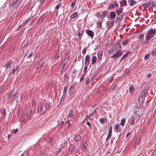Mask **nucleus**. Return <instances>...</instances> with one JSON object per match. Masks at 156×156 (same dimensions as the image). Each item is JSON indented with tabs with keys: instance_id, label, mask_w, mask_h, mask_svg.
Instances as JSON below:
<instances>
[{
	"instance_id": "obj_2",
	"label": "nucleus",
	"mask_w": 156,
	"mask_h": 156,
	"mask_svg": "<svg viewBox=\"0 0 156 156\" xmlns=\"http://www.w3.org/2000/svg\"><path fill=\"white\" fill-rule=\"evenodd\" d=\"M134 112L136 115L140 117L144 113V108L142 107L138 108L137 106L134 107Z\"/></svg>"
},
{
	"instance_id": "obj_15",
	"label": "nucleus",
	"mask_w": 156,
	"mask_h": 156,
	"mask_svg": "<svg viewBox=\"0 0 156 156\" xmlns=\"http://www.w3.org/2000/svg\"><path fill=\"white\" fill-rule=\"evenodd\" d=\"M135 91V88L133 85H131L129 87V91L130 93L132 94Z\"/></svg>"
},
{
	"instance_id": "obj_17",
	"label": "nucleus",
	"mask_w": 156,
	"mask_h": 156,
	"mask_svg": "<svg viewBox=\"0 0 156 156\" xmlns=\"http://www.w3.org/2000/svg\"><path fill=\"white\" fill-rule=\"evenodd\" d=\"M11 61L10 60L8 61L6 63L5 67L7 69L9 68L11 65Z\"/></svg>"
},
{
	"instance_id": "obj_46",
	"label": "nucleus",
	"mask_w": 156,
	"mask_h": 156,
	"mask_svg": "<svg viewBox=\"0 0 156 156\" xmlns=\"http://www.w3.org/2000/svg\"><path fill=\"white\" fill-rule=\"evenodd\" d=\"M90 112V111H89V115H90V116H91L93 115V114L94 113V110H93V111H91V112Z\"/></svg>"
},
{
	"instance_id": "obj_60",
	"label": "nucleus",
	"mask_w": 156,
	"mask_h": 156,
	"mask_svg": "<svg viewBox=\"0 0 156 156\" xmlns=\"http://www.w3.org/2000/svg\"><path fill=\"white\" fill-rule=\"evenodd\" d=\"M117 87H116V85H115V86H113L112 87H111V88L112 90H114Z\"/></svg>"
},
{
	"instance_id": "obj_13",
	"label": "nucleus",
	"mask_w": 156,
	"mask_h": 156,
	"mask_svg": "<svg viewBox=\"0 0 156 156\" xmlns=\"http://www.w3.org/2000/svg\"><path fill=\"white\" fill-rule=\"evenodd\" d=\"M89 59H90V56L89 55H87L85 61H84V63L85 65L86 66H87L89 65Z\"/></svg>"
},
{
	"instance_id": "obj_5",
	"label": "nucleus",
	"mask_w": 156,
	"mask_h": 156,
	"mask_svg": "<svg viewBox=\"0 0 156 156\" xmlns=\"http://www.w3.org/2000/svg\"><path fill=\"white\" fill-rule=\"evenodd\" d=\"M18 92H16L15 94L9 93L8 96V99L11 101H13L15 99L18 97Z\"/></svg>"
},
{
	"instance_id": "obj_7",
	"label": "nucleus",
	"mask_w": 156,
	"mask_h": 156,
	"mask_svg": "<svg viewBox=\"0 0 156 156\" xmlns=\"http://www.w3.org/2000/svg\"><path fill=\"white\" fill-rule=\"evenodd\" d=\"M130 120L131 121V123L130 124L132 125H134L135 122H136L138 121L139 120V118H137V117H136L135 116L133 115L130 117Z\"/></svg>"
},
{
	"instance_id": "obj_6",
	"label": "nucleus",
	"mask_w": 156,
	"mask_h": 156,
	"mask_svg": "<svg viewBox=\"0 0 156 156\" xmlns=\"http://www.w3.org/2000/svg\"><path fill=\"white\" fill-rule=\"evenodd\" d=\"M22 0H16V1L12 0L10 4V6L16 7H18L21 3Z\"/></svg>"
},
{
	"instance_id": "obj_19",
	"label": "nucleus",
	"mask_w": 156,
	"mask_h": 156,
	"mask_svg": "<svg viewBox=\"0 0 156 156\" xmlns=\"http://www.w3.org/2000/svg\"><path fill=\"white\" fill-rule=\"evenodd\" d=\"M82 149L83 151H86L87 149V143L85 141L82 142Z\"/></svg>"
},
{
	"instance_id": "obj_18",
	"label": "nucleus",
	"mask_w": 156,
	"mask_h": 156,
	"mask_svg": "<svg viewBox=\"0 0 156 156\" xmlns=\"http://www.w3.org/2000/svg\"><path fill=\"white\" fill-rule=\"evenodd\" d=\"M123 8L122 7L119 8V9H116L115 12L117 13L118 16H119L120 14L123 11Z\"/></svg>"
},
{
	"instance_id": "obj_21",
	"label": "nucleus",
	"mask_w": 156,
	"mask_h": 156,
	"mask_svg": "<svg viewBox=\"0 0 156 156\" xmlns=\"http://www.w3.org/2000/svg\"><path fill=\"white\" fill-rule=\"evenodd\" d=\"M128 2L129 3V5L133 6L136 4V2L133 0H128Z\"/></svg>"
},
{
	"instance_id": "obj_54",
	"label": "nucleus",
	"mask_w": 156,
	"mask_h": 156,
	"mask_svg": "<svg viewBox=\"0 0 156 156\" xmlns=\"http://www.w3.org/2000/svg\"><path fill=\"white\" fill-rule=\"evenodd\" d=\"M143 37H144V35L143 34H142L139 36L138 38H139V39H141L143 38Z\"/></svg>"
},
{
	"instance_id": "obj_10",
	"label": "nucleus",
	"mask_w": 156,
	"mask_h": 156,
	"mask_svg": "<svg viewBox=\"0 0 156 156\" xmlns=\"http://www.w3.org/2000/svg\"><path fill=\"white\" fill-rule=\"evenodd\" d=\"M120 125L119 124H117L114 126V130L116 132H120L121 129L119 128Z\"/></svg>"
},
{
	"instance_id": "obj_64",
	"label": "nucleus",
	"mask_w": 156,
	"mask_h": 156,
	"mask_svg": "<svg viewBox=\"0 0 156 156\" xmlns=\"http://www.w3.org/2000/svg\"><path fill=\"white\" fill-rule=\"evenodd\" d=\"M15 71V69H13V71H12V73H11L10 74V75H11V74H12V73H14V72Z\"/></svg>"
},
{
	"instance_id": "obj_4",
	"label": "nucleus",
	"mask_w": 156,
	"mask_h": 156,
	"mask_svg": "<svg viewBox=\"0 0 156 156\" xmlns=\"http://www.w3.org/2000/svg\"><path fill=\"white\" fill-rule=\"evenodd\" d=\"M33 7H31L27 12V15L30 16V19H31L34 16L37 14V12L36 9H33Z\"/></svg>"
},
{
	"instance_id": "obj_36",
	"label": "nucleus",
	"mask_w": 156,
	"mask_h": 156,
	"mask_svg": "<svg viewBox=\"0 0 156 156\" xmlns=\"http://www.w3.org/2000/svg\"><path fill=\"white\" fill-rule=\"evenodd\" d=\"M67 90V87H65L64 88V91L63 92V95L62 98H63L64 96V95H66V94Z\"/></svg>"
},
{
	"instance_id": "obj_43",
	"label": "nucleus",
	"mask_w": 156,
	"mask_h": 156,
	"mask_svg": "<svg viewBox=\"0 0 156 156\" xmlns=\"http://www.w3.org/2000/svg\"><path fill=\"white\" fill-rule=\"evenodd\" d=\"M74 87L73 86H72L70 88L68 93L69 94H70L73 90V89H74Z\"/></svg>"
},
{
	"instance_id": "obj_11",
	"label": "nucleus",
	"mask_w": 156,
	"mask_h": 156,
	"mask_svg": "<svg viewBox=\"0 0 156 156\" xmlns=\"http://www.w3.org/2000/svg\"><path fill=\"white\" fill-rule=\"evenodd\" d=\"M86 33L92 38L94 37V34L92 30H86Z\"/></svg>"
},
{
	"instance_id": "obj_34",
	"label": "nucleus",
	"mask_w": 156,
	"mask_h": 156,
	"mask_svg": "<svg viewBox=\"0 0 156 156\" xmlns=\"http://www.w3.org/2000/svg\"><path fill=\"white\" fill-rule=\"evenodd\" d=\"M31 19H30V18L29 17V19H28L27 20H26L24 21L23 23V25H24V26H25V25H26L27 24V23H28L29 21Z\"/></svg>"
},
{
	"instance_id": "obj_8",
	"label": "nucleus",
	"mask_w": 156,
	"mask_h": 156,
	"mask_svg": "<svg viewBox=\"0 0 156 156\" xmlns=\"http://www.w3.org/2000/svg\"><path fill=\"white\" fill-rule=\"evenodd\" d=\"M122 51H117L111 56L112 58H117L122 55Z\"/></svg>"
},
{
	"instance_id": "obj_61",
	"label": "nucleus",
	"mask_w": 156,
	"mask_h": 156,
	"mask_svg": "<svg viewBox=\"0 0 156 156\" xmlns=\"http://www.w3.org/2000/svg\"><path fill=\"white\" fill-rule=\"evenodd\" d=\"M66 123L67 124H68V126H69L70 125V122L69 121H66Z\"/></svg>"
},
{
	"instance_id": "obj_35",
	"label": "nucleus",
	"mask_w": 156,
	"mask_h": 156,
	"mask_svg": "<svg viewBox=\"0 0 156 156\" xmlns=\"http://www.w3.org/2000/svg\"><path fill=\"white\" fill-rule=\"evenodd\" d=\"M126 121V119H122L121 121V122H120V124L122 126H123L125 123Z\"/></svg>"
},
{
	"instance_id": "obj_40",
	"label": "nucleus",
	"mask_w": 156,
	"mask_h": 156,
	"mask_svg": "<svg viewBox=\"0 0 156 156\" xmlns=\"http://www.w3.org/2000/svg\"><path fill=\"white\" fill-rule=\"evenodd\" d=\"M61 3H58L55 7V10H57L59 7L61 6Z\"/></svg>"
},
{
	"instance_id": "obj_24",
	"label": "nucleus",
	"mask_w": 156,
	"mask_h": 156,
	"mask_svg": "<svg viewBox=\"0 0 156 156\" xmlns=\"http://www.w3.org/2000/svg\"><path fill=\"white\" fill-rule=\"evenodd\" d=\"M151 5L150 2H147L142 4V6L145 8L148 7V6Z\"/></svg>"
},
{
	"instance_id": "obj_22",
	"label": "nucleus",
	"mask_w": 156,
	"mask_h": 156,
	"mask_svg": "<svg viewBox=\"0 0 156 156\" xmlns=\"http://www.w3.org/2000/svg\"><path fill=\"white\" fill-rule=\"evenodd\" d=\"M102 52L101 51H100L98 53V61H100L101 60V58L102 55Z\"/></svg>"
},
{
	"instance_id": "obj_56",
	"label": "nucleus",
	"mask_w": 156,
	"mask_h": 156,
	"mask_svg": "<svg viewBox=\"0 0 156 156\" xmlns=\"http://www.w3.org/2000/svg\"><path fill=\"white\" fill-rule=\"evenodd\" d=\"M33 52H32L28 56L27 58H30L31 56H32V55H33Z\"/></svg>"
},
{
	"instance_id": "obj_48",
	"label": "nucleus",
	"mask_w": 156,
	"mask_h": 156,
	"mask_svg": "<svg viewBox=\"0 0 156 156\" xmlns=\"http://www.w3.org/2000/svg\"><path fill=\"white\" fill-rule=\"evenodd\" d=\"M89 81H90V79H87L86 80V81L85 82V84L86 85H87L88 84V83H89Z\"/></svg>"
},
{
	"instance_id": "obj_14",
	"label": "nucleus",
	"mask_w": 156,
	"mask_h": 156,
	"mask_svg": "<svg viewBox=\"0 0 156 156\" xmlns=\"http://www.w3.org/2000/svg\"><path fill=\"white\" fill-rule=\"evenodd\" d=\"M124 13H123L122 14L119 16V17H117L115 20L116 22H118L121 20L124 17Z\"/></svg>"
},
{
	"instance_id": "obj_39",
	"label": "nucleus",
	"mask_w": 156,
	"mask_h": 156,
	"mask_svg": "<svg viewBox=\"0 0 156 156\" xmlns=\"http://www.w3.org/2000/svg\"><path fill=\"white\" fill-rule=\"evenodd\" d=\"M77 15V13L76 12L71 16V19H73L75 18Z\"/></svg>"
},
{
	"instance_id": "obj_38",
	"label": "nucleus",
	"mask_w": 156,
	"mask_h": 156,
	"mask_svg": "<svg viewBox=\"0 0 156 156\" xmlns=\"http://www.w3.org/2000/svg\"><path fill=\"white\" fill-rule=\"evenodd\" d=\"M106 120V119L105 118H101L100 119V122L101 123L103 124L105 123V121Z\"/></svg>"
},
{
	"instance_id": "obj_49",
	"label": "nucleus",
	"mask_w": 156,
	"mask_h": 156,
	"mask_svg": "<svg viewBox=\"0 0 156 156\" xmlns=\"http://www.w3.org/2000/svg\"><path fill=\"white\" fill-rule=\"evenodd\" d=\"M85 74L84 73H83V75H82V76L80 78V81H82V80H83L84 78V76H85Z\"/></svg>"
},
{
	"instance_id": "obj_52",
	"label": "nucleus",
	"mask_w": 156,
	"mask_h": 156,
	"mask_svg": "<svg viewBox=\"0 0 156 156\" xmlns=\"http://www.w3.org/2000/svg\"><path fill=\"white\" fill-rule=\"evenodd\" d=\"M112 127L111 126L110 127L109 130L108 131V133H112Z\"/></svg>"
},
{
	"instance_id": "obj_62",
	"label": "nucleus",
	"mask_w": 156,
	"mask_h": 156,
	"mask_svg": "<svg viewBox=\"0 0 156 156\" xmlns=\"http://www.w3.org/2000/svg\"><path fill=\"white\" fill-rule=\"evenodd\" d=\"M152 54H153V55H156V51H152Z\"/></svg>"
},
{
	"instance_id": "obj_1",
	"label": "nucleus",
	"mask_w": 156,
	"mask_h": 156,
	"mask_svg": "<svg viewBox=\"0 0 156 156\" xmlns=\"http://www.w3.org/2000/svg\"><path fill=\"white\" fill-rule=\"evenodd\" d=\"M156 32V29L152 28L150 29L148 31L147 34L146 36V41H144V44H147L148 43V40L152 38Z\"/></svg>"
},
{
	"instance_id": "obj_28",
	"label": "nucleus",
	"mask_w": 156,
	"mask_h": 156,
	"mask_svg": "<svg viewBox=\"0 0 156 156\" xmlns=\"http://www.w3.org/2000/svg\"><path fill=\"white\" fill-rule=\"evenodd\" d=\"M127 3L126 0H122V3L121 4V6H125L127 5Z\"/></svg>"
},
{
	"instance_id": "obj_29",
	"label": "nucleus",
	"mask_w": 156,
	"mask_h": 156,
	"mask_svg": "<svg viewBox=\"0 0 156 156\" xmlns=\"http://www.w3.org/2000/svg\"><path fill=\"white\" fill-rule=\"evenodd\" d=\"M102 22V20H99L97 23V26L98 27L100 28L101 27V23Z\"/></svg>"
},
{
	"instance_id": "obj_50",
	"label": "nucleus",
	"mask_w": 156,
	"mask_h": 156,
	"mask_svg": "<svg viewBox=\"0 0 156 156\" xmlns=\"http://www.w3.org/2000/svg\"><path fill=\"white\" fill-rule=\"evenodd\" d=\"M87 69V66H85L83 69L84 73L85 74H86V72Z\"/></svg>"
},
{
	"instance_id": "obj_9",
	"label": "nucleus",
	"mask_w": 156,
	"mask_h": 156,
	"mask_svg": "<svg viewBox=\"0 0 156 156\" xmlns=\"http://www.w3.org/2000/svg\"><path fill=\"white\" fill-rule=\"evenodd\" d=\"M119 6L118 4L116 2H113V3H111L109 6V8L110 9H114V8H117Z\"/></svg>"
},
{
	"instance_id": "obj_51",
	"label": "nucleus",
	"mask_w": 156,
	"mask_h": 156,
	"mask_svg": "<svg viewBox=\"0 0 156 156\" xmlns=\"http://www.w3.org/2000/svg\"><path fill=\"white\" fill-rule=\"evenodd\" d=\"M140 140L138 141L137 140H136L135 142V147H136L137 145H138L139 142Z\"/></svg>"
},
{
	"instance_id": "obj_47",
	"label": "nucleus",
	"mask_w": 156,
	"mask_h": 156,
	"mask_svg": "<svg viewBox=\"0 0 156 156\" xmlns=\"http://www.w3.org/2000/svg\"><path fill=\"white\" fill-rule=\"evenodd\" d=\"M35 99L33 98L32 101V105H34L35 104Z\"/></svg>"
},
{
	"instance_id": "obj_57",
	"label": "nucleus",
	"mask_w": 156,
	"mask_h": 156,
	"mask_svg": "<svg viewBox=\"0 0 156 156\" xmlns=\"http://www.w3.org/2000/svg\"><path fill=\"white\" fill-rule=\"evenodd\" d=\"M87 125L89 126L90 127H91V124L89 121H87Z\"/></svg>"
},
{
	"instance_id": "obj_30",
	"label": "nucleus",
	"mask_w": 156,
	"mask_h": 156,
	"mask_svg": "<svg viewBox=\"0 0 156 156\" xmlns=\"http://www.w3.org/2000/svg\"><path fill=\"white\" fill-rule=\"evenodd\" d=\"M32 112V109H30L28 113H27V118L29 119L31 116V113Z\"/></svg>"
},
{
	"instance_id": "obj_31",
	"label": "nucleus",
	"mask_w": 156,
	"mask_h": 156,
	"mask_svg": "<svg viewBox=\"0 0 156 156\" xmlns=\"http://www.w3.org/2000/svg\"><path fill=\"white\" fill-rule=\"evenodd\" d=\"M129 41V39H125L122 42V44L124 46L126 45Z\"/></svg>"
},
{
	"instance_id": "obj_58",
	"label": "nucleus",
	"mask_w": 156,
	"mask_h": 156,
	"mask_svg": "<svg viewBox=\"0 0 156 156\" xmlns=\"http://www.w3.org/2000/svg\"><path fill=\"white\" fill-rule=\"evenodd\" d=\"M3 89V87L2 86H1L0 87V94H1L2 92Z\"/></svg>"
},
{
	"instance_id": "obj_42",
	"label": "nucleus",
	"mask_w": 156,
	"mask_h": 156,
	"mask_svg": "<svg viewBox=\"0 0 156 156\" xmlns=\"http://www.w3.org/2000/svg\"><path fill=\"white\" fill-rule=\"evenodd\" d=\"M44 105L45 107H46V109H48L50 107L49 104L48 103H45Z\"/></svg>"
},
{
	"instance_id": "obj_32",
	"label": "nucleus",
	"mask_w": 156,
	"mask_h": 156,
	"mask_svg": "<svg viewBox=\"0 0 156 156\" xmlns=\"http://www.w3.org/2000/svg\"><path fill=\"white\" fill-rule=\"evenodd\" d=\"M74 111L72 110H71L69 112V114L68 115V117H72L73 115V113Z\"/></svg>"
},
{
	"instance_id": "obj_45",
	"label": "nucleus",
	"mask_w": 156,
	"mask_h": 156,
	"mask_svg": "<svg viewBox=\"0 0 156 156\" xmlns=\"http://www.w3.org/2000/svg\"><path fill=\"white\" fill-rule=\"evenodd\" d=\"M76 2V0H75L73 2H72L71 5V6L72 7H73L75 5V4Z\"/></svg>"
},
{
	"instance_id": "obj_12",
	"label": "nucleus",
	"mask_w": 156,
	"mask_h": 156,
	"mask_svg": "<svg viewBox=\"0 0 156 156\" xmlns=\"http://www.w3.org/2000/svg\"><path fill=\"white\" fill-rule=\"evenodd\" d=\"M37 112L40 115L42 114L45 112L44 111H43L42 107L41 105H40L37 107Z\"/></svg>"
},
{
	"instance_id": "obj_16",
	"label": "nucleus",
	"mask_w": 156,
	"mask_h": 156,
	"mask_svg": "<svg viewBox=\"0 0 156 156\" xmlns=\"http://www.w3.org/2000/svg\"><path fill=\"white\" fill-rule=\"evenodd\" d=\"M69 73L67 72L63 76V79L65 81H67L69 78Z\"/></svg>"
},
{
	"instance_id": "obj_3",
	"label": "nucleus",
	"mask_w": 156,
	"mask_h": 156,
	"mask_svg": "<svg viewBox=\"0 0 156 156\" xmlns=\"http://www.w3.org/2000/svg\"><path fill=\"white\" fill-rule=\"evenodd\" d=\"M147 90L144 89L141 92V94L139 98L138 101L140 104H142L144 101L145 97V94L147 92Z\"/></svg>"
},
{
	"instance_id": "obj_63",
	"label": "nucleus",
	"mask_w": 156,
	"mask_h": 156,
	"mask_svg": "<svg viewBox=\"0 0 156 156\" xmlns=\"http://www.w3.org/2000/svg\"><path fill=\"white\" fill-rule=\"evenodd\" d=\"M64 123V122L63 121H61L59 123L60 126H61Z\"/></svg>"
},
{
	"instance_id": "obj_27",
	"label": "nucleus",
	"mask_w": 156,
	"mask_h": 156,
	"mask_svg": "<svg viewBox=\"0 0 156 156\" xmlns=\"http://www.w3.org/2000/svg\"><path fill=\"white\" fill-rule=\"evenodd\" d=\"M121 48V45L118 43H117L115 47V49L117 50L118 51H119L120 50Z\"/></svg>"
},
{
	"instance_id": "obj_44",
	"label": "nucleus",
	"mask_w": 156,
	"mask_h": 156,
	"mask_svg": "<svg viewBox=\"0 0 156 156\" xmlns=\"http://www.w3.org/2000/svg\"><path fill=\"white\" fill-rule=\"evenodd\" d=\"M128 54L126 53L122 57L121 59L122 60L124 59L125 58L127 57H128Z\"/></svg>"
},
{
	"instance_id": "obj_37",
	"label": "nucleus",
	"mask_w": 156,
	"mask_h": 156,
	"mask_svg": "<svg viewBox=\"0 0 156 156\" xmlns=\"http://www.w3.org/2000/svg\"><path fill=\"white\" fill-rule=\"evenodd\" d=\"M111 135H112V133H108V134L106 140V142L108 141V140L110 138L111 136Z\"/></svg>"
},
{
	"instance_id": "obj_23",
	"label": "nucleus",
	"mask_w": 156,
	"mask_h": 156,
	"mask_svg": "<svg viewBox=\"0 0 156 156\" xmlns=\"http://www.w3.org/2000/svg\"><path fill=\"white\" fill-rule=\"evenodd\" d=\"M110 15L111 17L113 19H114L116 15V13L115 12H111L110 13Z\"/></svg>"
},
{
	"instance_id": "obj_41",
	"label": "nucleus",
	"mask_w": 156,
	"mask_h": 156,
	"mask_svg": "<svg viewBox=\"0 0 156 156\" xmlns=\"http://www.w3.org/2000/svg\"><path fill=\"white\" fill-rule=\"evenodd\" d=\"M78 36L79 37L80 39L81 38V37H82L83 36V34H82V33H81L80 31H78Z\"/></svg>"
},
{
	"instance_id": "obj_59",
	"label": "nucleus",
	"mask_w": 156,
	"mask_h": 156,
	"mask_svg": "<svg viewBox=\"0 0 156 156\" xmlns=\"http://www.w3.org/2000/svg\"><path fill=\"white\" fill-rule=\"evenodd\" d=\"M149 54H147L145 56L144 58L146 59H147L149 57Z\"/></svg>"
},
{
	"instance_id": "obj_26",
	"label": "nucleus",
	"mask_w": 156,
	"mask_h": 156,
	"mask_svg": "<svg viewBox=\"0 0 156 156\" xmlns=\"http://www.w3.org/2000/svg\"><path fill=\"white\" fill-rule=\"evenodd\" d=\"M97 58V57L96 56L92 57L91 62L92 65H94L95 63Z\"/></svg>"
},
{
	"instance_id": "obj_53",
	"label": "nucleus",
	"mask_w": 156,
	"mask_h": 156,
	"mask_svg": "<svg viewBox=\"0 0 156 156\" xmlns=\"http://www.w3.org/2000/svg\"><path fill=\"white\" fill-rule=\"evenodd\" d=\"M86 49L85 48H84L82 51L83 54H85L86 52Z\"/></svg>"
},
{
	"instance_id": "obj_20",
	"label": "nucleus",
	"mask_w": 156,
	"mask_h": 156,
	"mask_svg": "<svg viewBox=\"0 0 156 156\" xmlns=\"http://www.w3.org/2000/svg\"><path fill=\"white\" fill-rule=\"evenodd\" d=\"M114 21H108L107 22V25L108 26V29H109L111 28L113 25Z\"/></svg>"
},
{
	"instance_id": "obj_55",
	"label": "nucleus",
	"mask_w": 156,
	"mask_h": 156,
	"mask_svg": "<svg viewBox=\"0 0 156 156\" xmlns=\"http://www.w3.org/2000/svg\"><path fill=\"white\" fill-rule=\"evenodd\" d=\"M2 115H5L6 114V112L5 109H3L2 111Z\"/></svg>"
},
{
	"instance_id": "obj_33",
	"label": "nucleus",
	"mask_w": 156,
	"mask_h": 156,
	"mask_svg": "<svg viewBox=\"0 0 156 156\" xmlns=\"http://www.w3.org/2000/svg\"><path fill=\"white\" fill-rule=\"evenodd\" d=\"M18 128H16L15 129H12L11 130V132L14 134H16L18 132Z\"/></svg>"
},
{
	"instance_id": "obj_25",
	"label": "nucleus",
	"mask_w": 156,
	"mask_h": 156,
	"mask_svg": "<svg viewBox=\"0 0 156 156\" xmlns=\"http://www.w3.org/2000/svg\"><path fill=\"white\" fill-rule=\"evenodd\" d=\"M81 138V137L79 135H77L75 136V141L76 142H78L79 141Z\"/></svg>"
}]
</instances>
